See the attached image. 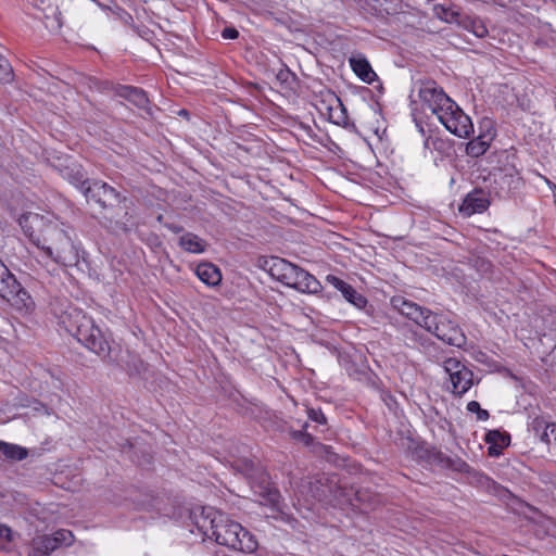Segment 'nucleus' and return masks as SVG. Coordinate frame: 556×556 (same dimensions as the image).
<instances>
[{
  "mask_svg": "<svg viewBox=\"0 0 556 556\" xmlns=\"http://www.w3.org/2000/svg\"><path fill=\"white\" fill-rule=\"evenodd\" d=\"M437 117L451 134L459 138H468L473 132L470 117L453 100L451 106L445 105Z\"/></svg>",
  "mask_w": 556,
  "mask_h": 556,
  "instance_id": "nucleus-7",
  "label": "nucleus"
},
{
  "mask_svg": "<svg viewBox=\"0 0 556 556\" xmlns=\"http://www.w3.org/2000/svg\"><path fill=\"white\" fill-rule=\"evenodd\" d=\"M84 195L88 202L98 204L103 210H112L117 207L124 211V215L119 213H112L105 216L115 227L123 231H128L134 226L132 216L127 212L126 199L106 182L92 181L84 189Z\"/></svg>",
  "mask_w": 556,
  "mask_h": 556,
  "instance_id": "nucleus-3",
  "label": "nucleus"
},
{
  "mask_svg": "<svg viewBox=\"0 0 556 556\" xmlns=\"http://www.w3.org/2000/svg\"><path fill=\"white\" fill-rule=\"evenodd\" d=\"M308 419L315 421L319 425H325L327 422L326 416L319 408H308L307 409Z\"/></svg>",
  "mask_w": 556,
  "mask_h": 556,
  "instance_id": "nucleus-39",
  "label": "nucleus"
},
{
  "mask_svg": "<svg viewBox=\"0 0 556 556\" xmlns=\"http://www.w3.org/2000/svg\"><path fill=\"white\" fill-rule=\"evenodd\" d=\"M393 304L402 315L412 319L420 327H424L426 317H428V315L431 313L430 309L421 307L418 304L405 299H395L393 300Z\"/></svg>",
  "mask_w": 556,
  "mask_h": 556,
  "instance_id": "nucleus-13",
  "label": "nucleus"
},
{
  "mask_svg": "<svg viewBox=\"0 0 556 556\" xmlns=\"http://www.w3.org/2000/svg\"><path fill=\"white\" fill-rule=\"evenodd\" d=\"M326 281L331 285L334 289L341 292L343 298L357 308H364L367 304V299L356 291L351 285L340 279L334 275H327Z\"/></svg>",
  "mask_w": 556,
  "mask_h": 556,
  "instance_id": "nucleus-11",
  "label": "nucleus"
},
{
  "mask_svg": "<svg viewBox=\"0 0 556 556\" xmlns=\"http://www.w3.org/2000/svg\"><path fill=\"white\" fill-rule=\"evenodd\" d=\"M465 29L471 31L475 36L479 38H483L488 35V29L483 22L479 18L470 17V16H462L460 23Z\"/></svg>",
  "mask_w": 556,
  "mask_h": 556,
  "instance_id": "nucleus-25",
  "label": "nucleus"
},
{
  "mask_svg": "<svg viewBox=\"0 0 556 556\" xmlns=\"http://www.w3.org/2000/svg\"><path fill=\"white\" fill-rule=\"evenodd\" d=\"M63 323L67 325L68 332L89 351L102 359L116 362L111 356V345L105 333L83 311L75 308L67 313V320Z\"/></svg>",
  "mask_w": 556,
  "mask_h": 556,
  "instance_id": "nucleus-2",
  "label": "nucleus"
},
{
  "mask_svg": "<svg viewBox=\"0 0 556 556\" xmlns=\"http://www.w3.org/2000/svg\"><path fill=\"white\" fill-rule=\"evenodd\" d=\"M490 205L486 193L481 189H475L469 192L459 206V212L464 216H471L484 212Z\"/></svg>",
  "mask_w": 556,
  "mask_h": 556,
  "instance_id": "nucleus-12",
  "label": "nucleus"
},
{
  "mask_svg": "<svg viewBox=\"0 0 556 556\" xmlns=\"http://www.w3.org/2000/svg\"><path fill=\"white\" fill-rule=\"evenodd\" d=\"M434 12H435V15L444 22L456 23V24L460 23L462 15L457 11L445 8L443 5H437L434 8Z\"/></svg>",
  "mask_w": 556,
  "mask_h": 556,
  "instance_id": "nucleus-28",
  "label": "nucleus"
},
{
  "mask_svg": "<svg viewBox=\"0 0 556 556\" xmlns=\"http://www.w3.org/2000/svg\"><path fill=\"white\" fill-rule=\"evenodd\" d=\"M59 548L56 541L52 535H41L35 538L31 544L33 556H48Z\"/></svg>",
  "mask_w": 556,
  "mask_h": 556,
  "instance_id": "nucleus-23",
  "label": "nucleus"
},
{
  "mask_svg": "<svg viewBox=\"0 0 556 556\" xmlns=\"http://www.w3.org/2000/svg\"><path fill=\"white\" fill-rule=\"evenodd\" d=\"M493 139L494 134L489 130L484 134H480L477 138L471 139L466 144V154L470 157H479L483 155L490 148Z\"/></svg>",
  "mask_w": 556,
  "mask_h": 556,
  "instance_id": "nucleus-15",
  "label": "nucleus"
},
{
  "mask_svg": "<svg viewBox=\"0 0 556 556\" xmlns=\"http://www.w3.org/2000/svg\"><path fill=\"white\" fill-rule=\"evenodd\" d=\"M0 454L10 460H23L28 456V451L17 444L0 441Z\"/></svg>",
  "mask_w": 556,
  "mask_h": 556,
  "instance_id": "nucleus-24",
  "label": "nucleus"
},
{
  "mask_svg": "<svg viewBox=\"0 0 556 556\" xmlns=\"http://www.w3.org/2000/svg\"><path fill=\"white\" fill-rule=\"evenodd\" d=\"M60 172L64 179L68 180L72 185L80 189L83 192L89 184V180L86 177L84 168L81 167V165L77 163L66 165Z\"/></svg>",
  "mask_w": 556,
  "mask_h": 556,
  "instance_id": "nucleus-16",
  "label": "nucleus"
},
{
  "mask_svg": "<svg viewBox=\"0 0 556 556\" xmlns=\"http://www.w3.org/2000/svg\"><path fill=\"white\" fill-rule=\"evenodd\" d=\"M178 245L188 253L201 254L205 252L207 243L198 235L186 232L179 238Z\"/></svg>",
  "mask_w": 556,
  "mask_h": 556,
  "instance_id": "nucleus-22",
  "label": "nucleus"
},
{
  "mask_svg": "<svg viewBox=\"0 0 556 556\" xmlns=\"http://www.w3.org/2000/svg\"><path fill=\"white\" fill-rule=\"evenodd\" d=\"M198 278L208 287H216L222 281L219 268L212 263H201L195 268Z\"/></svg>",
  "mask_w": 556,
  "mask_h": 556,
  "instance_id": "nucleus-17",
  "label": "nucleus"
},
{
  "mask_svg": "<svg viewBox=\"0 0 556 556\" xmlns=\"http://www.w3.org/2000/svg\"><path fill=\"white\" fill-rule=\"evenodd\" d=\"M433 462L457 472H471V467L458 456L452 457L438 451L433 453Z\"/></svg>",
  "mask_w": 556,
  "mask_h": 556,
  "instance_id": "nucleus-18",
  "label": "nucleus"
},
{
  "mask_svg": "<svg viewBox=\"0 0 556 556\" xmlns=\"http://www.w3.org/2000/svg\"><path fill=\"white\" fill-rule=\"evenodd\" d=\"M195 525L205 536L214 539L219 545L243 553H252L257 548L254 536L222 511L203 509Z\"/></svg>",
  "mask_w": 556,
  "mask_h": 556,
  "instance_id": "nucleus-1",
  "label": "nucleus"
},
{
  "mask_svg": "<svg viewBox=\"0 0 556 556\" xmlns=\"http://www.w3.org/2000/svg\"><path fill=\"white\" fill-rule=\"evenodd\" d=\"M470 483H476L480 486H489L491 483V479L486 477L485 475L478 472L473 469H471V472H468Z\"/></svg>",
  "mask_w": 556,
  "mask_h": 556,
  "instance_id": "nucleus-37",
  "label": "nucleus"
},
{
  "mask_svg": "<svg viewBox=\"0 0 556 556\" xmlns=\"http://www.w3.org/2000/svg\"><path fill=\"white\" fill-rule=\"evenodd\" d=\"M350 65L355 75L364 83L371 84L377 78V75L371 68L368 60L362 54L351 56Z\"/></svg>",
  "mask_w": 556,
  "mask_h": 556,
  "instance_id": "nucleus-14",
  "label": "nucleus"
},
{
  "mask_svg": "<svg viewBox=\"0 0 556 556\" xmlns=\"http://www.w3.org/2000/svg\"><path fill=\"white\" fill-rule=\"evenodd\" d=\"M418 99L435 116L445 108L451 106L452 99L434 80L421 79L416 83Z\"/></svg>",
  "mask_w": 556,
  "mask_h": 556,
  "instance_id": "nucleus-8",
  "label": "nucleus"
},
{
  "mask_svg": "<svg viewBox=\"0 0 556 556\" xmlns=\"http://www.w3.org/2000/svg\"><path fill=\"white\" fill-rule=\"evenodd\" d=\"M316 446L319 447V448H326V446L321 445V444H316Z\"/></svg>",
  "mask_w": 556,
  "mask_h": 556,
  "instance_id": "nucleus-47",
  "label": "nucleus"
},
{
  "mask_svg": "<svg viewBox=\"0 0 556 556\" xmlns=\"http://www.w3.org/2000/svg\"><path fill=\"white\" fill-rule=\"evenodd\" d=\"M291 264L292 263L280 257H271L269 262H266L269 275L278 281H280V279L285 275V271H287Z\"/></svg>",
  "mask_w": 556,
  "mask_h": 556,
  "instance_id": "nucleus-26",
  "label": "nucleus"
},
{
  "mask_svg": "<svg viewBox=\"0 0 556 556\" xmlns=\"http://www.w3.org/2000/svg\"><path fill=\"white\" fill-rule=\"evenodd\" d=\"M118 96L125 98L130 103L136 105L139 109H147L149 105V99L147 93L137 87L131 86H122L118 89Z\"/></svg>",
  "mask_w": 556,
  "mask_h": 556,
  "instance_id": "nucleus-21",
  "label": "nucleus"
},
{
  "mask_svg": "<svg viewBox=\"0 0 556 556\" xmlns=\"http://www.w3.org/2000/svg\"><path fill=\"white\" fill-rule=\"evenodd\" d=\"M510 441L509 434L500 430H490L485 434V442L490 444L488 453L490 456H498L502 450L508 446Z\"/></svg>",
  "mask_w": 556,
  "mask_h": 556,
  "instance_id": "nucleus-20",
  "label": "nucleus"
},
{
  "mask_svg": "<svg viewBox=\"0 0 556 556\" xmlns=\"http://www.w3.org/2000/svg\"><path fill=\"white\" fill-rule=\"evenodd\" d=\"M143 361L137 355L129 354V361L126 362V369L129 374H140L144 370Z\"/></svg>",
  "mask_w": 556,
  "mask_h": 556,
  "instance_id": "nucleus-34",
  "label": "nucleus"
},
{
  "mask_svg": "<svg viewBox=\"0 0 556 556\" xmlns=\"http://www.w3.org/2000/svg\"><path fill=\"white\" fill-rule=\"evenodd\" d=\"M279 282L302 293L316 294L323 289L321 283L312 274L294 264L285 271Z\"/></svg>",
  "mask_w": 556,
  "mask_h": 556,
  "instance_id": "nucleus-9",
  "label": "nucleus"
},
{
  "mask_svg": "<svg viewBox=\"0 0 556 556\" xmlns=\"http://www.w3.org/2000/svg\"><path fill=\"white\" fill-rule=\"evenodd\" d=\"M422 328L448 345L460 348L466 343L462 329L445 314L431 312Z\"/></svg>",
  "mask_w": 556,
  "mask_h": 556,
  "instance_id": "nucleus-6",
  "label": "nucleus"
},
{
  "mask_svg": "<svg viewBox=\"0 0 556 556\" xmlns=\"http://www.w3.org/2000/svg\"><path fill=\"white\" fill-rule=\"evenodd\" d=\"M47 256L62 266H74L79 262V253L67 232L59 227L47 229L42 241L36 242Z\"/></svg>",
  "mask_w": 556,
  "mask_h": 556,
  "instance_id": "nucleus-4",
  "label": "nucleus"
},
{
  "mask_svg": "<svg viewBox=\"0 0 556 556\" xmlns=\"http://www.w3.org/2000/svg\"><path fill=\"white\" fill-rule=\"evenodd\" d=\"M443 368L448 374L451 379L455 375L459 374L462 368H466V366L462 364L457 358H447L443 363Z\"/></svg>",
  "mask_w": 556,
  "mask_h": 556,
  "instance_id": "nucleus-33",
  "label": "nucleus"
},
{
  "mask_svg": "<svg viewBox=\"0 0 556 556\" xmlns=\"http://www.w3.org/2000/svg\"><path fill=\"white\" fill-rule=\"evenodd\" d=\"M430 144H432V147L435 150H439L444 144V142H443V140H441L439 138H431V137H429V138L426 139L425 146L428 148Z\"/></svg>",
  "mask_w": 556,
  "mask_h": 556,
  "instance_id": "nucleus-42",
  "label": "nucleus"
},
{
  "mask_svg": "<svg viewBox=\"0 0 556 556\" xmlns=\"http://www.w3.org/2000/svg\"><path fill=\"white\" fill-rule=\"evenodd\" d=\"M294 78V74L288 68H282L277 73V79L283 84H290Z\"/></svg>",
  "mask_w": 556,
  "mask_h": 556,
  "instance_id": "nucleus-40",
  "label": "nucleus"
},
{
  "mask_svg": "<svg viewBox=\"0 0 556 556\" xmlns=\"http://www.w3.org/2000/svg\"><path fill=\"white\" fill-rule=\"evenodd\" d=\"M52 538L55 539L58 546L60 547L62 544L70 545L72 543V532L65 529L58 530L52 534Z\"/></svg>",
  "mask_w": 556,
  "mask_h": 556,
  "instance_id": "nucleus-36",
  "label": "nucleus"
},
{
  "mask_svg": "<svg viewBox=\"0 0 556 556\" xmlns=\"http://www.w3.org/2000/svg\"><path fill=\"white\" fill-rule=\"evenodd\" d=\"M453 394L462 396L473 384V374L469 368H462L460 372L450 379Z\"/></svg>",
  "mask_w": 556,
  "mask_h": 556,
  "instance_id": "nucleus-19",
  "label": "nucleus"
},
{
  "mask_svg": "<svg viewBox=\"0 0 556 556\" xmlns=\"http://www.w3.org/2000/svg\"><path fill=\"white\" fill-rule=\"evenodd\" d=\"M541 440L546 443H556V424H548L545 426V430L541 434Z\"/></svg>",
  "mask_w": 556,
  "mask_h": 556,
  "instance_id": "nucleus-38",
  "label": "nucleus"
},
{
  "mask_svg": "<svg viewBox=\"0 0 556 556\" xmlns=\"http://www.w3.org/2000/svg\"><path fill=\"white\" fill-rule=\"evenodd\" d=\"M43 18L46 20V26L51 29H59L62 26L61 12L56 5H49L47 9H42Z\"/></svg>",
  "mask_w": 556,
  "mask_h": 556,
  "instance_id": "nucleus-27",
  "label": "nucleus"
},
{
  "mask_svg": "<svg viewBox=\"0 0 556 556\" xmlns=\"http://www.w3.org/2000/svg\"><path fill=\"white\" fill-rule=\"evenodd\" d=\"M467 410L477 414V419L480 421H484L490 417L489 412L486 409L481 408L480 404L477 401H470L467 404Z\"/></svg>",
  "mask_w": 556,
  "mask_h": 556,
  "instance_id": "nucleus-35",
  "label": "nucleus"
},
{
  "mask_svg": "<svg viewBox=\"0 0 556 556\" xmlns=\"http://www.w3.org/2000/svg\"><path fill=\"white\" fill-rule=\"evenodd\" d=\"M491 267V264L489 262L482 261L481 262V270L488 271Z\"/></svg>",
  "mask_w": 556,
  "mask_h": 556,
  "instance_id": "nucleus-45",
  "label": "nucleus"
},
{
  "mask_svg": "<svg viewBox=\"0 0 556 556\" xmlns=\"http://www.w3.org/2000/svg\"><path fill=\"white\" fill-rule=\"evenodd\" d=\"M222 36L225 39H237L239 37V31L233 27H226L223 30Z\"/></svg>",
  "mask_w": 556,
  "mask_h": 556,
  "instance_id": "nucleus-41",
  "label": "nucleus"
},
{
  "mask_svg": "<svg viewBox=\"0 0 556 556\" xmlns=\"http://www.w3.org/2000/svg\"><path fill=\"white\" fill-rule=\"evenodd\" d=\"M167 228L173 232H180L182 230V227L178 225H168Z\"/></svg>",
  "mask_w": 556,
  "mask_h": 556,
  "instance_id": "nucleus-44",
  "label": "nucleus"
},
{
  "mask_svg": "<svg viewBox=\"0 0 556 556\" xmlns=\"http://www.w3.org/2000/svg\"><path fill=\"white\" fill-rule=\"evenodd\" d=\"M316 483L320 484V488H317L316 495L318 501H325L341 508L351 506L363 509L359 504L366 501L367 494L365 491L354 490L352 486L341 484L336 476H323L316 480Z\"/></svg>",
  "mask_w": 556,
  "mask_h": 556,
  "instance_id": "nucleus-5",
  "label": "nucleus"
},
{
  "mask_svg": "<svg viewBox=\"0 0 556 556\" xmlns=\"http://www.w3.org/2000/svg\"><path fill=\"white\" fill-rule=\"evenodd\" d=\"M0 538L11 541L12 540V530L7 526L0 525Z\"/></svg>",
  "mask_w": 556,
  "mask_h": 556,
  "instance_id": "nucleus-43",
  "label": "nucleus"
},
{
  "mask_svg": "<svg viewBox=\"0 0 556 556\" xmlns=\"http://www.w3.org/2000/svg\"><path fill=\"white\" fill-rule=\"evenodd\" d=\"M307 427L308 425L304 424L301 430H291L290 437L305 446H312L314 445V437L306 431Z\"/></svg>",
  "mask_w": 556,
  "mask_h": 556,
  "instance_id": "nucleus-29",
  "label": "nucleus"
},
{
  "mask_svg": "<svg viewBox=\"0 0 556 556\" xmlns=\"http://www.w3.org/2000/svg\"><path fill=\"white\" fill-rule=\"evenodd\" d=\"M13 79V70L9 61L0 54V81L10 83Z\"/></svg>",
  "mask_w": 556,
  "mask_h": 556,
  "instance_id": "nucleus-32",
  "label": "nucleus"
},
{
  "mask_svg": "<svg viewBox=\"0 0 556 556\" xmlns=\"http://www.w3.org/2000/svg\"><path fill=\"white\" fill-rule=\"evenodd\" d=\"M0 296L21 313L29 314L35 309L33 298L16 279L11 281L7 292H2Z\"/></svg>",
  "mask_w": 556,
  "mask_h": 556,
  "instance_id": "nucleus-10",
  "label": "nucleus"
},
{
  "mask_svg": "<svg viewBox=\"0 0 556 556\" xmlns=\"http://www.w3.org/2000/svg\"><path fill=\"white\" fill-rule=\"evenodd\" d=\"M337 101L339 102L338 109L333 113H330V119L332 123L339 126L349 127V116L346 110L339 99H337Z\"/></svg>",
  "mask_w": 556,
  "mask_h": 556,
  "instance_id": "nucleus-30",
  "label": "nucleus"
},
{
  "mask_svg": "<svg viewBox=\"0 0 556 556\" xmlns=\"http://www.w3.org/2000/svg\"><path fill=\"white\" fill-rule=\"evenodd\" d=\"M535 424H536V426H538L539 428L543 426V421H541V420H535Z\"/></svg>",
  "mask_w": 556,
  "mask_h": 556,
  "instance_id": "nucleus-46",
  "label": "nucleus"
},
{
  "mask_svg": "<svg viewBox=\"0 0 556 556\" xmlns=\"http://www.w3.org/2000/svg\"><path fill=\"white\" fill-rule=\"evenodd\" d=\"M14 279V275L11 274L4 263L0 260V294L2 292H7L8 287Z\"/></svg>",
  "mask_w": 556,
  "mask_h": 556,
  "instance_id": "nucleus-31",
  "label": "nucleus"
}]
</instances>
